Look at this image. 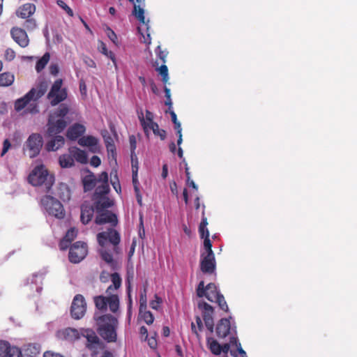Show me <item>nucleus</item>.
<instances>
[{"label": "nucleus", "instance_id": "8", "mask_svg": "<svg viewBox=\"0 0 357 357\" xmlns=\"http://www.w3.org/2000/svg\"><path fill=\"white\" fill-rule=\"evenodd\" d=\"M41 205L47 212L57 218L61 219L65 216L63 206L61 203L50 195H45L41 199Z\"/></svg>", "mask_w": 357, "mask_h": 357}, {"label": "nucleus", "instance_id": "3", "mask_svg": "<svg viewBox=\"0 0 357 357\" xmlns=\"http://www.w3.org/2000/svg\"><path fill=\"white\" fill-rule=\"evenodd\" d=\"M96 320L99 335L107 342H116L118 319L115 317L107 314L98 317Z\"/></svg>", "mask_w": 357, "mask_h": 357}, {"label": "nucleus", "instance_id": "50", "mask_svg": "<svg viewBox=\"0 0 357 357\" xmlns=\"http://www.w3.org/2000/svg\"><path fill=\"white\" fill-rule=\"evenodd\" d=\"M56 3L59 7L63 8L69 16H73L74 13L73 10L63 0H57Z\"/></svg>", "mask_w": 357, "mask_h": 357}, {"label": "nucleus", "instance_id": "39", "mask_svg": "<svg viewBox=\"0 0 357 357\" xmlns=\"http://www.w3.org/2000/svg\"><path fill=\"white\" fill-rule=\"evenodd\" d=\"M204 248L205 251L202 252L201 255L215 256V255L212 250V243L209 238V231H206V236L204 239Z\"/></svg>", "mask_w": 357, "mask_h": 357}, {"label": "nucleus", "instance_id": "63", "mask_svg": "<svg viewBox=\"0 0 357 357\" xmlns=\"http://www.w3.org/2000/svg\"><path fill=\"white\" fill-rule=\"evenodd\" d=\"M90 163L92 166L97 167L100 165L101 160L98 156L93 155L91 159Z\"/></svg>", "mask_w": 357, "mask_h": 357}, {"label": "nucleus", "instance_id": "16", "mask_svg": "<svg viewBox=\"0 0 357 357\" xmlns=\"http://www.w3.org/2000/svg\"><path fill=\"white\" fill-rule=\"evenodd\" d=\"M10 35L13 40L21 47H26L29 45V39L23 29L17 26L13 27L10 30Z\"/></svg>", "mask_w": 357, "mask_h": 357}, {"label": "nucleus", "instance_id": "52", "mask_svg": "<svg viewBox=\"0 0 357 357\" xmlns=\"http://www.w3.org/2000/svg\"><path fill=\"white\" fill-rule=\"evenodd\" d=\"M106 33L107 37L112 41L114 44H117V36L114 31L109 26H107L106 28Z\"/></svg>", "mask_w": 357, "mask_h": 357}, {"label": "nucleus", "instance_id": "64", "mask_svg": "<svg viewBox=\"0 0 357 357\" xmlns=\"http://www.w3.org/2000/svg\"><path fill=\"white\" fill-rule=\"evenodd\" d=\"M49 69H50V73L52 75H56L59 73V68H58L57 65H56V64H52L50 66Z\"/></svg>", "mask_w": 357, "mask_h": 357}, {"label": "nucleus", "instance_id": "59", "mask_svg": "<svg viewBox=\"0 0 357 357\" xmlns=\"http://www.w3.org/2000/svg\"><path fill=\"white\" fill-rule=\"evenodd\" d=\"M114 179H115L114 181H111L112 185H113V188H114L116 192L117 193H120L121 192V185H120V183H119V181L116 174H115V176H114Z\"/></svg>", "mask_w": 357, "mask_h": 357}, {"label": "nucleus", "instance_id": "21", "mask_svg": "<svg viewBox=\"0 0 357 357\" xmlns=\"http://www.w3.org/2000/svg\"><path fill=\"white\" fill-rule=\"evenodd\" d=\"M231 323L229 319L222 318L217 324L215 328L216 335L219 338L226 337L230 332Z\"/></svg>", "mask_w": 357, "mask_h": 357}, {"label": "nucleus", "instance_id": "44", "mask_svg": "<svg viewBox=\"0 0 357 357\" xmlns=\"http://www.w3.org/2000/svg\"><path fill=\"white\" fill-rule=\"evenodd\" d=\"M147 307L146 288L144 287L140 293L139 296V311H142Z\"/></svg>", "mask_w": 357, "mask_h": 357}, {"label": "nucleus", "instance_id": "28", "mask_svg": "<svg viewBox=\"0 0 357 357\" xmlns=\"http://www.w3.org/2000/svg\"><path fill=\"white\" fill-rule=\"evenodd\" d=\"M138 117L141 125L143 128L144 133L148 135H149V127L152 126L153 121V114L149 110H146V117L144 118V114L142 112L138 114Z\"/></svg>", "mask_w": 357, "mask_h": 357}, {"label": "nucleus", "instance_id": "19", "mask_svg": "<svg viewBox=\"0 0 357 357\" xmlns=\"http://www.w3.org/2000/svg\"><path fill=\"white\" fill-rule=\"evenodd\" d=\"M0 357H22V352L18 347H10L8 342L0 340Z\"/></svg>", "mask_w": 357, "mask_h": 357}, {"label": "nucleus", "instance_id": "31", "mask_svg": "<svg viewBox=\"0 0 357 357\" xmlns=\"http://www.w3.org/2000/svg\"><path fill=\"white\" fill-rule=\"evenodd\" d=\"M110 277L112 284H110L106 290V293L107 294H111L114 290H117L121 285V278L119 273H112Z\"/></svg>", "mask_w": 357, "mask_h": 357}, {"label": "nucleus", "instance_id": "43", "mask_svg": "<svg viewBox=\"0 0 357 357\" xmlns=\"http://www.w3.org/2000/svg\"><path fill=\"white\" fill-rule=\"evenodd\" d=\"M139 315L148 325H151L153 323L154 317L153 314L150 311L146 310V309L143 310L142 312L139 310Z\"/></svg>", "mask_w": 357, "mask_h": 357}, {"label": "nucleus", "instance_id": "20", "mask_svg": "<svg viewBox=\"0 0 357 357\" xmlns=\"http://www.w3.org/2000/svg\"><path fill=\"white\" fill-rule=\"evenodd\" d=\"M85 131L86 128L84 125L75 123L68 128L66 137L70 140L79 139Z\"/></svg>", "mask_w": 357, "mask_h": 357}, {"label": "nucleus", "instance_id": "1", "mask_svg": "<svg viewBox=\"0 0 357 357\" xmlns=\"http://www.w3.org/2000/svg\"><path fill=\"white\" fill-rule=\"evenodd\" d=\"M97 241L101 248L99 253L102 260H104L110 266L114 267V261L112 254L110 251L105 249L107 244H110L113 247V251L116 254L120 252L119 245L121 242V235L119 231L113 228H109L107 230L99 232L96 235Z\"/></svg>", "mask_w": 357, "mask_h": 357}, {"label": "nucleus", "instance_id": "41", "mask_svg": "<svg viewBox=\"0 0 357 357\" xmlns=\"http://www.w3.org/2000/svg\"><path fill=\"white\" fill-rule=\"evenodd\" d=\"M107 296H98L94 298L96 307L99 310H106L107 307Z\"/></svg>", "mask_w": 357, "mask_h": 357}, {"label": "nucleus", "instance_id": "2", "mask_svg": "<svg viewBox=\"0 0 357 357\" xmlns=\"http://www.w3.org/2000/svg\"><path fill=\"white\" fill-rule=\"evenodd\" d=\"M92 201L96 209L95 223L99 225L110 224L115 227L118 224L117 216L108 210L114 205V201L109 197H93Z\"/></svg>", "mask_w": 357, "mask_h": 357}, {"label": "nucleus", "instance_id": "26", "mask_svg": "<svg viewBox=\"0 0 357 357\" xmlns=\"http://www.w3.org/2000/svg\"><path fill=\"white\" fill-rule=\"evenodd\" d=\"M96 213L95 205H82L81 207L80 219L83 224H88L93 218L94 213Z\"/></svg>", "mask_w": 357, "mask_h": 357}, {"label": "nucleus", "instance_id": "53", "mask_svg": "<svg viewBox=\"0 0 357 357\" xmlns=\"http://www.w3.org/2000/svg\"><path fill=\"white\" fill-rule=\"evenodd\" d=\"M164 91L165 93L166 100L165 102V104L167 106H169V109L170 110L172 106V102L171 99V92L170 89L167 88V86H165Z\"/></svg>", "mask_w": 357, "mask_h": 357}, {"label": "nucleus", "instance_id": "34", "mask_svg": "<svg viewBox=\"0 0 357 357\" xmlns=\"http://www.w3.org/2000/svg\"><path fill=\"white\" fill-rule=\"evenodd\" d=\"M207 344L211 352L215 355H220L221 354V344L213 337H207Z\"/></svg>", "mask_w": 357, "mask_h": 357}, {"label": "nucleus", "instance_id": "35", "mask_svg": "<svg viewBox=\"0 0 357 357\" xmlns=\"http://www.w3.org/2000/svg\"><path fill=\"white\" fill-rule=\"evenodd\" d=\"M15 76L13 73L5 72L0 74V86H9L13 84Z\"/></svg>", "mask_w": 357, "mask_h": 357}, {"label": "nucleus", "instance_id": "9", "mask_svg": "<svg viewBox=\"0 0 357 357\" xmlns=\"http://www.w3.org/2000/svg\"><path fill=\"white\" fill-rule=\"evenodd\" d=\"M81 335L86 339V347L92 354L97 355L100 350L104 349V344L91 329H83Z\"/></svg>", "mask_w": 357, "mask_h": 357}, {"label": "nucleus", "instance_id": "25", "mask_svg": "<svg viewBox=\"0 0 357 357\" xmlns=\"http://www.w3.org/2000/svg\"><path fill=\"white\" fill-rule=\"evenodd\" d=\"M101 135L104 139L109 157H112V158L115 159L116 146L113 138L107 130H102Z\"/></svg>", "mask_w": 357, "mask_h": 357}, {"label": "nucleus", "instance_id": "24", "mask_svg": "<svg viewBox=\"0 0 357 357\" xmlns=\"http://www.w3.org/2000/svg\"><path fill=\"white\" fill-rule=\"evenodd\" d=\"M36 89H31L24 96L17 99L15 102V109L17 112L23 109L31 100H34Z\"/></svg>", "mask_w": 357, "mask_h": 357}, {"label": "nucleus", "instance_id": "55", "mask_svg": "<svg viewBox=\"0 0 357 357\" xmlns=\"http://www.w3.org/2000/svg\"><path fill=\"white\" fill-rule=\"evenodd\" d=\"M156 54L158 56V58L161 60L162 63L166 62V57L167 56L168 52L166 51H163L161 50L160 46H158L157 49L155 50Z\"/></svg>", "mask_w": 357, "mask_h": 357}, {"label": "nucleus", "instance_id": "36", "mask_svg": "<svg viewBox=\"0 0 357 357\" xmlns=\"http://www.w3.org/2000/svg\"><path fill=\"white\" fill-rule=\"evenodd\" d=\"M196 324L194 322L191 323V330L192 332L196 335L197 339H201V335L199 334L200 332L202 331L204 328L202 320L199 316L195 317Z\"/></svg>", "mask_w": 357, "mask_h": 357}, {"label": "nucleus", "instance_id": "37", "mask_svg": "<svg viewBox=\"0 0 357 357\" xmlns=\"http://www.w3.org/2000/svg\"><path fill=\"white\" fill-rule=\"evenodd\" d=\"M48 86H49V84H48L47 81H46V80L40 81L38 83L37 88L35 89L36 92L35 94L34 100H37L38 99L41 98L47 92Z\"/></svg>", "mask_w": 357, "mask_h": 357}, {"label": "nucleus", "instance_id": "22", "mask_svg": "<svg viewBox=\"0 0 357 357\" xmlns=\"http://www.w3.org/2000/svg\"><path fill=\"white\" fill-rule=\"evenodd\" d=\"M78 144L82 146L89 147V150L93 153L99 151L98 140L93 136L87 135L82 137L79 138Z\"/></svg>", "mask_w": 357, "mask_h": 357}, {"label": "nucleus", "instance_id": "18", "mask_svg": "<svg viewBox=\"0 0 357 357\" xmlns=\"http://www.w3.org/2000/svg\"><path fill=\"white\" fill-rule=\"evenodd\" d=\"M215 256L201 255L200 269L203 273L212 274L215 272Z\"/></svg>", "mask_w": 357, "mask_h": 357}, {"label": "nucleus", "instance_id": "27", "mask_svg": "<svg viewBox=\"0 0 357 357\" xmlns=\"http://www.w3.org/2000/svg\"><path fill=\"white\" fill-rule=\"evenodd\" d=\"M53 138L48 141L45 145L47 151H56L61 148L65 144V139L59 134L52 136Z\"/></svg>", "mask_w": 357, "mask_h": 357}, {"label": "nucleus", "instance_id": "6", "mask_svg": "<svg viewBox=\"0 0 357 357\" xmlns=\"http://www.w3.org/2000/svg\"><path fill=\"white\" fill-rule=\"evenodd\" d=\"M129 2L134 4L132 13L135 17L144 26L143 27H138V31L143 37V42L147 45L151 43V36L149 33V27L148 22H145L144 6L145 5L144 0H128Z\"/></svg>", "mask_w": 357, "mask_h": 357}, {"label": "nucleus", "instance_id": "13", "mask_svg": "<svg viewBox=\"0 0 357 357\" xmlns=\"http://www.w3.org/2000/svg\"><path fill=\"white\" fill-rule=\"evenodd\" d=\"M26 150L31 158L37 156L43 146V138L40 134H31L26 142Z\"/></svg>", "mask_w": 357, "mask_h": 357}, {"label": "nucleus", "instance_id": "32", "mask_svg": "<svg viewBox=\"0 0 357 357\" xmlns=\"http://www.w3.org/2000/svg\"><path fill=\"white\" fill-rule=\"evenodd\" d=\"M59 163L62 168H69L75 165L73 157L70 153L60 155Z\"/></svg>", "mask_w": 357, "mask_h": 357}, {"label": "nucleus", "instance_id": "33", "mask_svg": "<svg viewBox=\"0 0 357 357\" xmlns=\"http://www.w3.org/2000/svg\"><path fill=\"white\" fill-rule=\"evenodd\" d=\"M107 306H109V310L115 313L118 311L119 308V299L117 294H108L107 298Z\"/></svg>", "mask_w": 357, "mask_h": 357}, {"label": "nucleus", "instance_id": "17", "mask_svg": "<svg viewBox=\"0 0 357 357\" xmlns=\"http://www.w3.org/2000/svg\"><path fill=\"white\" fill-rule=\"evenodd\" d=\"M56 336L60 340L68 342H75L80 338L79 331L73 328L59 330L56 331Z\"/></svg>", "mask_w": 357, "mask_h": 357}, {"label": "nucleus", "instance_id": "57", "mask_svg": "<svg viewBox=\"0 0 357 357\" xmlns=\"http://www.w3.org/2000/svg\"><path fill=\"white\" fill-rule=\"evenodd\" d=\"M43 357H65L60 353L54 351L48 350L43 353Z\"/></svg>", "mask_w": 357, "mask_h": 357}, {"label": "nucleus", "instance_id": "42", "mask_svg": "<svg viewBox=\"0 0 357 357\" xmlns=\"http://www.w3.org/2000/svg\"><path fill=\"white\" fill-rule=\"evenodd\" d=\"M149 129L153 130L155 135L158 136L161 140H165L167 136L166 131L163 129H160L157 123H153L152 126L149 127Z\"/></svg>", "mask_w": 357, "mask_h": 357}, {"label": "nucleus", "instance_id": "14", "mask_svg": "<svg viewBox=\"0 0 357 357\" xmlns=\"http://www.w3.org/2000/svg\"><path fill=\"white\" fill-rule=\"evenodd\" d=\"M197 307L202 311V317L206 327L211 333H213L214 330V308L204 301H199Z\"/></svg>", "mask_w": 357, "mask_h": 357}, {"label": "nucleus", "instance_id": "60", "mask_svg": "<svg viewBox=\"0 0 357 357\" xmlns=\"http://www.w3.org/2000/svg\"><path fill=\"white\" fill-rule=\"evenodd\" d=\"M148 342V344L151 349H155L157 347V340L155 336H151L150 337H148L146 340Z\"/></svg>", "mask_w": 357, "mask_h": 357}, {"label": "nucleus", "instance_id": "23", "mask_svg": "<svg viewBox=\"0 0 357 357\" xmlns=\"http://www.w3.org/2000/svg\"><path fill=\"white\" fill-rule=\"evenodd\" d=\"M36 7L34 3H26L20 6L16 10V15L22 19L31 17L36 12Z\"/></svg>", "mask_w": 357, "mask_h": 357}, {"label": "nucleus", "instance_id": "51", "mask_svg": "<svg viewBox=\"0 0 357 357\" xmlns=\"http://www.w3.org/2000/svg\"><path fill=\"white\" fill-rule=\"evenodd\" d=\"M155 299L150 302V306L153 310H158L160 305L162 303V299L157 294H155Z\"/></svg>", "mask_w": 357, "mask_h": 357}, {"label": "nucleus", "instance_id": "54", "mask_svg": "<svg viewBox=\"0 0 357 357\" xmlns=\"http://www.w3.org/2000/svg\"><path fill=\"white\" fill-rule=\"evenodd\" d=\"M15 52L11 48H7L5 51L4 58L6 61H11L15 58Z\"/></svg>", "mask_w": 357, "mask_h": 357}, {"label": "nucleus", "instance_id": "62", "mask_svg": "<svg viewBox=\"0 0 357 357\" xmlns=\"http://www.w3.org/2000/svg\"><path fill=\"white\" fill-rule=\"evenodd\" d=\"M10 146H11L10 142L8 139H6L3 141L1 155H3L8 151Z\"/></svg>", "mask_w": 357, "mask_h": 357}, {"label": "nucleus", "instance_id": "40", "mask_svg": "<svg viewBox=\"0 0 357 357\" xmlns=\"http://www.w3.org/2000/svg\"><path fill=\"white\" fill-rule=\"evenodd\" d=\"M50 59V53L46 52L43 56L36 62V70L38 73L40 72L45 68Z\"/></svg>", "mask_w": 357, "mask_h": 357}, {"label": "nucleus", "instance_id": "38", "mask_svg": "<svg viewBox=\"0 0 357 357\" xmlns=\"http://www.w3.org/2000/svg\"><path fill=\"white\" fill-rule=\"evenodd\" d=\"M98 49L100 52L109 58L113 63L116 65V58L114 54L112 51H109L105 43L102 41L98 42Z\"/></svg>", "mask_w": 357, "mask_h": 357}, {"label": "nucleus", "instance_id": "56", "mask_svg": "<svg viewBox=\"0 0 357 357\" xmlns=\"http://www.w3.org/2000/svg\"><path fill=\"white\" fill-rule=\"evenodd\" d=\"M169 114L171 115V118H172V122L174 123V128L175 130H182L181 128V123L180 122L177 120V116H176V113L172 111V110H170L169 111Z\"/></svg>", "mask_w": 357, "mask_h": 357}, {"label": "nucleus", "instance_id": "7", "mask_svg": "<svg viewBox=\"0 0 357 357\" xmlns=\"http://www.w3.org/2000/svg\"><path fill=\"white\" fill-rule=\"evenodd\" d=\"M63 80L57 79L53 83L50 91L47 95V98L50 100L52 106H56L68 98V91L66 88L62 87Z\"/></svg>", "mask_w": 357, "mask_h": 357}, {"label": "nucleus", "instance_id": "30", "mask_svg": "<svg viewBox=\"0 0 357 357\" xmlns=\"http://www.w3.org/2000/svg\"><path fill=\"white\" fill-rule=\"evenodd\" d=\"M97 183V178L96 176L91 173L88 175H86L82 178V184L84 187V192H88L92 190Z\"/></svg>", "mask_w": 357, "mask_h": 357}, {"label": "nucleus", "instance_id": "46", "mask_svg": "<svg viewBox=\"0 0 357 357\" xmlns=\"http://www.w3.org/2000/svg\"><path fill=\"white\" fill-rule=\"evenodd\" d=\"M215 303H218V306L220 307V308L221 310H222L223 311L227 312L229 311V307L227 305V303L225 299V297L224 296L220 294L218 297L215 300Z\"/></svg>", "mask_w": 357, "mask_h": 357}, {"label": "nucleus", "instance_id": "29", "mask_svg": "<svg viewBox=\"0 0 357 357\" xmlns=\"http://www.w3.org/2000/svg\"><path fill=\"white\" fill-rule=\"evenodd\" d=\"M69 153L73 155V159L81 164H86L88 161L86 153L77 148L72 146L68 149Z\"/></svg>", "mask_w": 357, "mask_h": 357}, {"label": "nucleus", "instance_id": "61", "mask_svg": "<svg viewBox=\"0 0 357 357\" xmlns=\"http://www.w3.org/2000/svg\"><path fill=\"white\" fill-rule=\"evenodd\" d=\"M70 242L64 238L59 243V248L62 250H66L70 245Z\"/></svg>", "mask_w": 357, "mask_h": 357}, {"label": "nucleus", "instance_id": "45", "mask_svg": "<svg viewBox=\"0 0 357 357\" xmlns=\"http://www.w3.org/2000/svg\"><path fill=\"white\" fill-rule=\"evenodd\" d=\"M157 70L159 72L160 75L162 76V81L164 84H167L169 80L168 75V68L167 66L165 64H162L157 68Z\"/></svg>", "mask_w": 357, "mask_h": 357}, {"label": "nucleus", "instance_id": "12", "mask_svg": "<svg viewBox=\"0 0 357 357\" xmlns=\"http://www.w3.org/2000/svg\"><path fill=\"white\" fill-rule=\"evenodd\" d=\"M86 311V303L84 296L81 294H77L72 302L70 307V314L73 319H82Z\"/></svg>", "mask_w": 357, "mask_h": 357}, {"label": "nucleus", "instance_id": "10", "mask_svg": "<svg viewBox=\"0 0 357 357\" xmlns=\"http://www.w3.org/2000/svg\"><path fill=\"white\" fill-rule=\"evenodd\" d=\"M88 253V247L86 243L77 241L73 243L69 250V260L70 262L77 264L84 259Z\"/></svg>", "mask_w": 357, "mask_h": 357}, {"label": "nucleus", "instance_id": "58", "mask_svg": "<svg viewBox=\"0 0 357 357\" xmlns=\"http://www.w3.org/2000/svg\"><path fill=\"white\" fill-rule=\"evenodd\" d=\"M62 188H63L65 190H66V192L63 194V195H59V197L63 199V201L65 200H69L70 199V190H68V187L66 185H61L60 187V189H61Z\"/></svg>", "mask_w": 357, "mask_h": 357}, {"label": "nucleus", "instance_id": "48", "mask_svg": "<svg viewBox=\"0 0 357 357\" xmlns=\"http://www.w3.org/2000/svg\"><path fill=\"white\" fill-rule=\"evenodd\" d=\"M132 184L134 187L135 191H138L139 188V181L137 178V167L136 169H134V164L133 161L132 162Z\"/></svg>", "mask_w": 357, "mask_h": 357}, {"label": "nucleus", "instance_id": "49", "mask_svg": "<svg viewBox=\"0 0 357 357\" xmlns=\"http://www.w3.org/2000/svg\"><path fill=\"white\" fill-rule=\"evenodd\" d=\"M77 235V231L75 228H70L67 231L63 238L71 243L76 238Z\"/></svg>", "mask_w": 357, "mask_h": 357}, {"label": "nucleus", "instance_id": "11", "mask_svg": "<svg viewBox=\"0 0 357 357\" xmlns=\"http://www.w3.org/2000/svg\"><path fill=\"white\" fill-rule=\"evenodd\" d=\"M197 296L199 298L206 297L209 301L214 302L220 294L216 285L211 282L206 287L204 282L200 281L196 289Z\"/></svg>", "mask_w": 357, "mask_h": 357}, {"label": "nucleus", "instance_id": "5", "mask_svg": "<svg viewBox=\"0 0 357 357\" xmlns=\"http://www.w3.org/2000/svg\"><path fill=\"white\" fill-rule=\"evenodd\" d=\"M28 181L33 186H44L49 192L54 183L55 178L44 165H36L28 176Z\"/></svg>", "mask_w": 357, "mask_h": 357}, {"label": "nucleus", "instance_id": "4", "mask_svg": "<svg viewBox=\"0 0 357 357\" xmlns=\"http://www.w3.org/2000/svg\"><path fill=\"white\" fill-rule=\"evenodd\" d=\"M68 112V107L65 104H61L56 109L50 114L47 123L48 136L60 134L65 130L68 123L63 118Z\"/></svg>", "mask_w": 357, "mask_h": 357}, {"label": "nucleus", "instance_id": "47", "mask_svg": "<svg viewBox=\"0 0 357 357\" xmlns=\"http://www.w3.org/2000/svg\"><path fill=\"white\" fill-rule=\"evenodd\" d=\"M24 26L28 31H32L36 28L37 24L33 18L29 17L26 19V21L24 23Z\"/></svg>", "mask_w": 357, "mask_h": 357}, {"label": "nucleus", "instance_id": "15", "mask_svg": "<svg viewBox=\"0 0 357 357\" xmlns=\"http://www.w3.org/2000/svg\"><path fill=\"white\" fill-rule=\"evenodd\" d=\"M102 182L101 185L96 187L93 197H108L109 186L108 184V174L102 172L97 178V183Z\"/></svg>", "mask_w": 357, "mask_h": 357}]
</instances>
